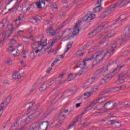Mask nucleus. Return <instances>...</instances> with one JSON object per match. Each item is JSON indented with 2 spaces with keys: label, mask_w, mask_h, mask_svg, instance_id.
Wrapping results in <instances>:
<instances>
[{
  "label": "nucleus",
  "mask_w": 130,
  "mask_h": 130,
  "mask_svg": "<svg viewBox=\"0 0 130 130\" xmlns=\"http://www.w3.org/2000/svg\"><path fill=\"white\" fill-rule=\"evenodd\" d=\"M31 121H32V120L29 118V116L25 115L23 116L22 118L18 117L14 123V127H18L20 124L22 126L27 125Z\"/></svg>",
  "instance_id": "nucleus-1"
},
{
  "label": "nucleus",
  "mask_w": 130,
  "mask_h": 130,
  "mask_svg": "<svg viewBox=\"0 0 130 130\" xmlns=\"http://www.w3.org/2000/svg\"><path fill=\"white\" fill-rule=\"evenodd\" d=\"M130 40V27H126L124 29V33L122 37L118 41V43L121 44H125L126 41Z\"/></svg>",
  "instance_id": "nucleus-2"
},
{
  "label": "nucleus",
  "mask_w": 130,
  "mask_h": 130,
  "mask_svg": "<svg viewBox=\"0 0 130 130\" xmlns=\"http://www.w3.org/2000/svg\"><path fill=\"white\" fill-rule=\"evenodd\" d=\"M7 29H8L7 32H6V31H4L2 33L3 36L4 35L5 36L3 39V41H5L6 37H7V39H8V38H9V37L11 36V35H12V34H13L15 31H16V28L13 27V24H11L7 25Z\"/></svg>",
  "instance_id": "nucleus-3"
},
{
  "label": "nucleus",
  "mask_w": 130,
  "mask_h": 130,
  "mask_svg": "<svg viewBox=\"0 0 130 130\" xmlns=\"http://www.w3.org/2000/svg\"><path fill=\"white\" fill-rule=\"evenodd\" d=\"M121 68H122V66H117L115 69L112 72V74H108L106 75V77H105V79H103L105 82H107V81H108V80H111V79L114 77L115 74H117L121 70Z\"/></svg>",
  "instance_id": "nucleus-4"
},
{
  "label": "nucleus",
  "mask_w": 130,
  "mask_h": 130,
  "mask_svg": "<svg viewBox=\"0 0 130 130\" xmlns=\"http://www.w3.org/2000/svg\"><path fill=\"white\" fill-rule=\"evenodd\" d=\"M39 108V105H36L35 106L34 109L30 112V115H29L28 117H29V118L31 119V121L34 120V119H35V118H37V116H38L39 114H40V113H38L36 112L37 109Z\"/></svg>",
  "instance_id": "nucleus-5"
},
{
  "label": "nucleus",
  "mask_w": 130,
  "mask_h": 130,
  "mask_svg": "<svg viewBox=\"0 0 130 130\" xmlns=\"http://www.w3.org/2000/svg\"><path fill=\"white\" fill-rule=\"evenodd\" d=\"M95 58L96 62L99 63L103 60L104 58V51H100L94 53Z\"/></svg>",
  "instance_id": "nucleus-6"
},
{
  "label": "nucleus",
  "mask_w": 130,
  "mask_h": 130,
  "mask_svg": "<svg viewBox=\"0 0 130 130\" xmlns=\"http://www.w3.org/2000/svg\"><path fill=\"white\" fill-rule=\"evenodd\" d=\"M116 107V103H113L111 101L108 102L104 105V108L107 110H111Z\"/></svg>",
  "instance_id": "nucleus-7"
},
{
  "label": "nucleus",
  "mask_w": 130,
  "mask_h": 130,
  "mask_svg": "<svg viewBox=\"0 0 130 130\" xmlns=\"http://www.w3.org/2000/svg\"><path fill=\"white\" fill-rule=\"evenodd\" d=\"M24 21H25V18L24 17V15L22 14H20L17 18L14 20V22L15 23V25H16V27L17 29L20 27L21 21L24 22Z\"/></svg>",
  "instance_id": "nucleus-8"
},
{
  "label": "nucleus",
  "mask_w": 130,
  "mask_h": 130,
  "mask_svg": "<svg viewBox=\"0 0 130 130\" xmlns=\"http://www.w3.org/2000/svg\"><path fill=\"white\" fill-rule=\"evenodd\" d=\"M81 23H82V21H80L78 23L76 24L74 26V30L71 35V37H75V36H77L79 32H80V29H79V27L81 26Z\"/></svg>",
  "instance_id": "nucleus-9"
},
{
  "label": "nucleus",
  "mask_w": 130,
  "mask_h": 130,
  "mask_svg": "<svg viewBox=\"0 0 130 130\" xmlns=\"http://www.w3.org/2000/svg\"><path fill=\"white\" fill-rule=\"evenodd\" d=\"M11 102V97L8 96L6 99L3 101V102L0 105V109L3 110L7 107L9 104Z\"/></svg>",
  "instance_id": "nucleus-10"
},
{
  "label": "nucleus",
  "mask_w": 130,
  "mask_h": 130,
  "mask_svg": "<svg viewBox=\"0 0 130 130\" xmlns=\"http://www.w3.org/2000/svg\"><path fill=\"white\" fill-rule=\"evenodd\" d=\"M129 77V74L128 72H127L126 74H121L118 76V79L120 84H123L124 83V79H126Z\"/></svg>",
  "instance_id": "nucleus-11"
},
{
  "label": "nucleus",
  "mask_w": 130,
  "mask_h": 130,
  "mask_svg": "<svg viewBox=\"0 0 130 130\" xmlns=\"http://www.w3.org/2000/svg\"><path fill=\"white\" fill-rule=\"evenodd\" d=\"M62 123H63V122H60L58 118H55L53 122L51 123V125H53L54 127H59V126H61Z\"/></svg>",
  "instance_id": "nucleus-12"
},
{
  "label": "nucleus",
  "mask_w": 130,
  "mask_h": 130,
  "mask_svg": "<svg viewBox=\"0 0 130 130\" xmlns=\"http://www.w3.org/2000/svg\"><path fill=\"white\" fill-rule=\"evenodd\" d=\"M49 124V122L48 121H44L42 122L40 125L39 124V130H46L47 129V127H48V125Z\"/></svg>",
  "instance_id": "nucleus-13"
},
{
  "label": "nucleus",
  "mask_w": 130,
  "mask_h": 130,
  "mask_svg": "<svg viewBox=\"0 0 130 130\" xmlns=\"http://www.w3.org/2000/svg\"><path fill=\"white\" fill-rule=\"evenodd\" d=\"M96 78L92 77L90 79H88L85 83L83 86V89H88V88H90L91 87V85L93 84V81L92 80H95Z\"/></svg>",
  "instance_id": "nucleus-14"
},
{
  "label": "nucleus",
  "mask_w": 130,
  "mask_h": 130,
  "mask_svg": "<svg viewBox=\"0 0 130 130\" xmlns=\"http://www.w3.org/2000/svg\"><path fill=\"white\" fill-rule=\"evenodd\" d=\"M96 15L94 14H86L84 18V21H91V20H93Z\"/></svg>",
  "instance_id": "nucleus-15"
},
{
  "label": "nucleus",
  "mask_w": 130,
  "mask_h": 130,
  "mask_svg": "<svg viewBox=\"0 0 130 130\" xmlns=\"http://www.w3.org/2000/svg\"><path fill=\"white\" fill-rule=\"evenodd\" d=\"M47 33L49 36H55L56 35V32H54L52 27H50L47 29Z\"/></svg>",
  "instance_id": "nucleus-16"
},
{
  "label": "nucleus",
  "mask_w": 130,
  "mask_h": 130,
  "mask_svg": "<svg viewBox=\"0 0 130 130\" xmlns=\"http://www.w3.org/2000/svg\"><path fill=\"white\" fill-rule=\"evenodd\" d=\"M103 99V98H100L96 99L95 101H93L90 105L93 108L97 103H102V102H103V101H100L101 100H102Z\"/></svg>",
  "instance_id": "nucleus-17"
},
{
  "label": "nucleus",
  "mask_w": 130,
  "mask_h": 130,
  "mask_svg": "<svg viewBox=\"0 0 130 130\" xmlns=\"http://www.w3.org/2000/svg\"><path fill=\"white\" fill-rule=\"evenodd\" d=\"M103 99V98H100L96 99L95 101H93L90 105L93 108L97 103H102V102H103V101H100L101 100H102Z\"/></svg>",
  "instance_id": "nucleus-18"
},
{
  "label": "nucleus",
  "mask_w": 130,
  "mask_h": 130,
  "mask_svg": "<svg viewBox=\"0 0 130 130\" xmlns=\"http://www.w3.org/2000/svg\"><path fill=\"white\" fill-rule=\"evenodd\" d=\"M109 93H112L111 88H108L104 91L101 92L99 94V96H103L106 94H109Z\"/></svg>",
  "instance_id": "nucleus-19"
},
{
  "label": "nucleus",
  "mask_w": 130,
  "mask_h": 130,
  "mask_svg": "<svg viewBox=\"0 0 130 130\" xmlns=\"http://www.w3.org/2000/svg\"><path fill=\"white\" fill-rule=\"evenodd\" d=\"M125 20V18L124 17V15H121L115 21V23H113V25H116L119 23V22H121V21H124Z\"/></svg>",
  "instance_id": "nucleus-20"
},
{
  "label": "nucleus",
  "mask_w": 130,
  "mask_h": 130,
  "mask_svg": "<svg viewBox=\"0 0 130 130\" xmlns=\"http://www.w3.org/2000/svg\"><path fill=\"white\" fill-rule=\"evenodd\" d=\"M39 126V122L34 123L31 124L28 130H37V127Z\"/></svg>",
  "instance_id": "nucleus-21"
},
{
  "label": "nucleus",
  "mask_w": 130,
  "mask_h": 130,
  "mask_svg": "<svg viewBox=\"0 0 130 130\" xmlns=\"http://www.w3.org/2000/svg\"><path fill=\"white\" fill-rule=\"evenodd\" d=\"M49 48H50V47H48L47 48L45 49L43 48H41L40 49V51H39V56H41V55H42V54H44V53H45V52H46V50L49 49Z\"/></svg>",
  "instance_id": "nucleus-22"
},
{
  "label": "nucleus",
  "mask_w": 130,
  "mask_h": 130,
  "mask_svg": "<svg viewBox=\"0 0 130 130\" xmlns=\"http://www.w3.org/2000/svg\"><path fill=\"white\" fill-rule=\"evenodd\" d=\"M120 45L119 43H118V41L117 42H114L113 45H112V47L111 49H109V51L110 52H113L112 54H113V53H114V48H115V47H116L117 45Z\"/></svg>",
  "instance_id": "nucleus-23"
},
{
  "label": "nucleus",
  "mask_w": 130,
  "mask_h": 130,
  "mask_svg": "<svg viewBox=\"0 0 130 130\" xmlns=\"http://www.w3.org/2000/svg\"><path fill=\"white\" fill-rule=\"evenodd\" d=\"M115 35V31H111L109 33H108L105 36V39H107L108 38H111V37H113Z\"/></svg>",
  "instance_id": "nucleus-24"
},
{
  "label": "nucleus",
  "mask_w": 130,
  "mask_h": 130,
  "mask_svg": "<svg viewBox=\"0 0 130 130\" xmlns=\"http://www.w3.org/2000/svg\"><path fill=\"white\" fill-rule=\"evenodd\" d=\"M47 88H49V87L47 84L46 82H45L41 86V87L39 89V90L40 91V92H43V91H45V89H47Z\"/></svg>",
  "instance_id": "nucleus-25"
},
{
  "label": "nucleus",
  "mask_w": 130,
  "mask_h": 130,
  "mask_svg": "<svg viewBox=\"0 0 130 130\" xmlns=\"http://www.w3.org/2000/svg\"><path fill=\"white\" fill-rule=\"evenodd\" d=\"M102 11V7H101V5L96 6L95 8H93L94 13H99Z\"/></svg>",
  "instance_id": "nucleus-26"
},
{
  "label": "nucleus",
  "mask_w": 130,
  "mask_h": 130,
  "mask_svg": "<svg viewBox=\"0 0 130 130\" xmlns=\"http://www.w3.org/2000/svg\"><path fill=\"white\" fill-rule=\"evenodd\" d=\"M78 122H79V119L78 117H77L75 118L74 121L72 123L70 124V125H69V128H71L72 126H74V125L76 124V123H78Z\"/></svg>",
  "instance_id": "nucleus-27"
},
{
  "label": "nucleus",
  "mask_w": 130,
  "mask_h": 130,
  "mask_svg": "<svg viewBox=\"0 0 130 130\" xmlns=\"http://www.w3.org/2000/svg\"><path fill=\"white\" fill-rule=\"evenodd\" d=\"M66 118H67V116L64 114H59L58 115V119H59L60 121H62L63 120H64Z\"/></svg>",
  "instance_id": "nucleus-28"
},
{
  "label": "nucleus",
  "mask_w": 130,
  "mask_h": 130,
  "mask_svg": "<svg viewBox=\"0 0 130 130\" xmlns=\"http://www.w3.org/2000/svg\"><path fill=\"white\" fill-rule=\"evenodd\" d=\"M86 61L85 59L83 60L81 63H79V67L82 70H84L86 67H87V64L85 62Z\"/></svg>",
  "instance_id": "nucleus-29"
},
{
  "label": "nucleus",
  "mask_w": 130,
  "mask_h": 130,
  "mask_svg": "<svg viewBox=\"0 0 130 130\" xmlns=\"http://www.w3.org/2000/svg\"><path fill=\"white\" fill-rule=\"evenodd\" d=\"M46 41H47V39L45 40V41H44L43 43H39L38 44L39 47H41V48H44L46 45H47V43H46Z\"/></svg>",
  "instance_id": "nucleus-30"
},
{
  "label": "nucleus",
  "mask_w": 130,
  "mask_h": 130,
  "mask_svg": "<svg viewBox=\"0 0 130 130\" xmlns=\"http://www.w3.org/2000/svg\"><path fill=\"white\" fill-rule=\"evenodd\" d=\"M56 82V79H51L49 80L48 82H46L47 83V85H48V87H49L50 86H51L52 84L54 83H55Z\"/></svg>",
  "instance_id": "nucleus-31"
},
{
  "label": "nucleus",
  "mask_w": 130,
  "mask_h": 130,
  "mask_svg": "<svg viewBox=\"0 0 130 130\" xmlns=\"http://www.w3.org/2000/svg\"><path fill=\"white\" fill-rule=\"evenodd\" d=\"M111 52H110L109 50L107 52H105L104 51V58L105 57H106V58L110 57V56L111 55Z\"/></svg>",
  "instance_id": "nucleus-32"
},
{
  "label": "nucleus",
  "mask_w": 130,
  "mask_h": 130,
  "mask_svg": "<svg viewBox=\"0 0 130 130\" xmlns=\"http://www.w3.org/2000/svg\"><path fill=\"white\" fill-rule=\"evenodd\" d=\"M16 38L17 39L18 37L17 36H14L13 39L10 40V43L11 45H15L17 43V41H16Z\"/></svg>",
  "instance_id": "nucleus-33"
},
{
  "label": "nucleus",
  "mask_w": 130,
  "mask_h": 130,
  "mask_svg": "<svg viewBox=\"0 0 130 130\" xmlns=\"http://www.w3.org/2000/svg\"><path fill=\"white\" fill-rule=\"evenodd\" d=\"M73 44H74V42L71 41L68 43L67 46V50L66 51H65V53L66 52H68V51H69V50H70V49H71V47H72V46H73Z\"/></svg>",
  "instance_id": "nucleus-34"
},
{
  "label": "nucleus",
  "mask_w": 130,
  "mask_h": 130,
  "mask_svg": "<svg viewBox=\"0 0 130 130\" xmlns=\"http://www.w3.org/2000/svg\"><path fill=\"white\" fill-rule=\"evenodd\" d=\"M41 19V17L39 16H38L36 18H31V21L33 24H35L36 23H37V20H40Z\"/></svg>",
  "instance_id": "nucleus-35"
},
{
  "label": "nucleus",
  "mask_w": 130,
  "mask_h": 130,
  "mask_svg": "<svg viewBox=\"0 0 130 130\" xmlns=\"http://www.w3.org/2000/svg\"><path fill=\"white\" fill-rule=\"evenodd\" d=\"M12 2H15V0H11V1L8 0V2L6 4V6L5 8V10L12 8V7L10 6V3H12Z\"/></svg>",
  "instance_id": "nucleus-36"
},
{
  "label": "nucleus",
  "mask_w": 130,
  "mask_h": 130,
  "mask_svg": "<svg viewBox=\"0 0 130 130\" xmlns=\"http://www.w3.org/2000/svg\"><path fill=\"white\" fill-rule=\"evenodd\" d=\"M93 95V91L87 92L84 93L83 96L85 97H87V98H89L90 96Z\"/></svg>",
  "instance_id": "nucleus-37"
},
{
  "label": "nucleus",
  "mask_w": 130,
  "mask_h": 130,
  "mask_svg": "<svg viewBox=\"0 0 130 130\" xmlns=\"http://www.w3.org/2000/svg\"><path fill=\"white\" fill-rule=\"evenodd\" d=\"M94 54H91V55H90L88 57L86 58L85 59V60L86 61H88V60H91L92 59H93V58H94Z\"/></svg>",
  "instance_id": "nucleus-38"
},
{
  "label": "nucleus",
  "mask_w": 130,
  "mask_h": 130,
  "mask_svg": "<svg viewBox=\"0 0 130 130\" xmlns=\"http://www.w3.org/2000/svg\"><path fill=\"white\" fill-rule=\"evenodd\" d=\"M49 115V113L48 112H46V113L44 114L41 117V119H45V118L48 117Z\"/></svg>",
  "instance_id": "nucleus-39"
},
{
  "label": "nucleus",
  "mask_w": 130,
  "mask_h": 130,
  "mask_svg": "<svg viewBox=\"0 0 130 130\" xmlns=\"http://www.w3.org/2000/svg\"><path fill=\"white\" fill-rule=\"evenodd\" d=\"M117 4H116V3L115 4H113L111 6L110 9V11H114L115 10V8H117Z\"/></svg>",
  "instance_id": "nucleus-40"
},
{
  "label": "nucleus",
  "mask_w": 130,
  "mask_h": 130,
  "mask_svg": "<svg viewBox=\"0 0 130 130\" xmlns=\"http://www.w3.org/2000/svg\"><path fill=\"white\" fill-rule=\"evenodd\" d=\"M111 88L112 90V93L114 92H117L118 91H119V90H120V88H119V87H113Z\"/></svg>",
  "instance_id": "nucleus-41"
},
{
  "label": "nucleus",
  "mask_w": 130,
  "mask_h": 130,
  "mask_svg": "<svg viewBox=\"0 0 130 130\" xmlns=\"http://www.w3.org/2000/svg\"><path fill=\"white\" fill-rule=\"evenodd\" d=\"M36 5L38 7V9H42V7H41V1L40 0H39V2L36 3Z\"/></svg>",
  "instance_id": "nucleus-42"
},
{
  "label": "nucleus",
  "mask_w": 130,
  "mask_h": 130,
  "mask_svg": "<svg viewBox=\"0 0 130 130\" xmlns=\"http://www.w3.org/2000/svg\"><path fill=\"white\" fill-rule=\"evenodd\" d=\"M35 46H34V45H33V46H31V47H32V48L33 52H31L30 53V55H34V57H35V56L34 55L35 54V53H34V51H35V50H36V49H38L37 47H35Z\"/></svg>",
  "instance_id": "nucleus-43"
},
{
  "label": "nucleus",
  "mask_w": 130,
  "mask_h": 130,
  "mask_svg": "<svg viewBox=\"0 0 130 130\" xmlns=\"http://www.w3.org/2000/svg\"><path fill=\"white\" fill-rule=\"evenodd\" d=\"M116 4H117V6L118 7H120V8L123 7V5L122 4V2H121V0H119L118 2L116 3Z\"/></svg>",
  "instance_id": "nucleus-44"
},
{
  "label": "nucleus",
  "mask_w": 130,
  "mask_h": 130,
  "mask_svg": "<svg viewBox=\"0 0 130 130\" xmlns=\"http://www.w3.org/2000/svg\"><path fill=\"white\" fill-rule=\"evenodd\" d=\"M93 108L90 105H89L84 110V113H86V112H87V111H89V110H91Z\"/></svg>",
  "instance_id": "nucleus-45"
},
{
  "label": "nucleus",
  "mask_w": 130,
  "mask_h": 130,
  "mask_svg": "<svg viewBox=\"0 0 130 130\" xmlns=\"http://www.w3.org/2000/svg\"><path fill=\"white\" fill-rule=\"evenodd\" d=\"M59 16L60 18H64V16H66V12H62V11H60Z\"/></svg>",
  "instance_id": "nucleus-46"
},
{
  "label": "nucleus",
  "mask_w": 130,
  "mask_h": 130,
  "mask_svg": "<svg viewBox=\"0 0 130 130\" xmlns=\"http://www.w3.org/2000/svg\"><path fill=\"white\" fill-rule=\"evenodd\" d=\"M114 125H115V127L118 128V127H120V126H121V124L119 122L116 121Z\"/></svg>",
  "instance_id": "nucleus-47"
},
{
  "label": "nucleus",
  "mask_w": 130,
  "mask_h": 130,
  "mask_svg": "<svg viewBox=\"0 0 130 130\" xmlns=\"http://www.w3.org/2000/svg\"><path fill=\"white\" fill-rule=\"evenodd\" d=\"M34 104L33 103H32V102H30L28 104H27L26 105L27 107H28L27 109H30L31 108L32 106H33Z\"/></svg>",
  "instance_id": "nucleus-48"
},
{
  "label": "nucleus",
  "mask_w": 130,
  "mask_h": 130,
  "mask_svg": "<svg viewBox=\"0 0 130 130\" xmlns=\"http://www.w3.org/2000/svg\"><path fill=\"white\" fill-rule=\"evenodd\" d=\"M121 2H122L123 6H125L127 3H129L130 0H121Z\"/></svg>",
  "instance_id": "nucleus-49"
},
{
  "label": "nucleus",
  "mask_w": 130,
  "mask_h": 130,
  "mask_svg": "<svg viewBox=\"0 0 130 130\" xmlns=\"http://www.w3.org/2000/svg\"><path fill=\"white\" fill-rule=\"evenodd\" d=\"M106 24V23L104 22L103 23L101 26H99L98 27V30H101V29H102L103 28H104V26H105V24Z\"/></svg>",
  "instance_id": "nucleus-50"
},
{
  "label": "nucleus",
  "mask_w": 130,
  "mask_h": 130,
  "mask_svg": "<svg viewBox=\"0 0 130 130\" xmlns=\"http://www.w3.org/2000/svg\"><path fill=\"white\" fill-rule=\"evenodd\" d=\"M58 61H59V59H57L56 60H55L51 64V67H54V66H55V64H56V63H57V62H58Z\"/></svg>",
  "instance_id": "nucleus-51"
},
{
  "label": "nucleus",
  "mask_w": 130,
  "mask_h": 130,
  "mask_svg": "<svg viewBox=\"0 0 130 130\" xmlns=\"http://www.w3.org/2000/svg\"><path fill=\"white\" fill-rule=\"evenodd\" d=\"M89 124H90V122H85L83 124H81V125L83 127H86L88 126V125H89Z\"/></svg>",
  "instance_id": "nucleus-52"
},
{
  "label": "nucleus",
  "mask_w": 130,
  "mask_h": 130,
  "mask_svg": "<svg viewBox=\"0 0 130 130\" xmlns=\"http://www.w3.org/2000/svg\"><path fill=\"white\" fill-rule=\"evenodd\" d=\"M120 90H126V85H122L119 87Z\"/></svg>",
  "instance_id": "nucleus-53"
},
{
  "label": "nucleus",
  "mask_w": 130,
  "mask_h": 130,
  "mask_svg": "<svg viewBox=\"0 0 130 130\" xmlns=\"http://www.w3.org/2000/svg\"><path fill=\"white\" fill-rule=\"evenodd\" d=\"M83 71L81 70V71H79L78 73H76L75 75H76V77L77 76H79V77H80V76H82V75H83Z\"/></svg>",
  "instance_id": "nucleus-54"
},
{
  "label": "nucleus",
  "mask_w": 130,
  "mask_h": 130,
  "mask_svg": "<svg viewBox=\"0 0 130 130\" xmlns=\"http://www.w3.org/2000/svg\"><path fill=\"white\" fill-rule=\"evenodd\" d=\"M116 121H115L114 120H110L109 121V124L112 125V124H115Z\"/></svg>",
  "instance_id": "nucleus-55"
},
{
  "label": "nucleus",
  "mask_w": 130,
  "mask_h": 130,
  "mask_svg": "<svg viewBox=\"0 0 130 130\" xmlns=\"http://www.w3.org/2000/svg\"><path fill=\"white\" fill-rule=\"evenodd\" d=\"M73 77H74V75L73 74H70L68 77V82H70V81H72V79L73 78Z\"/></svg>",
  "instance_id": "nucleus-56"
},
{
  "label": "nucleus",
  "mask_w": 130,
  "mask_h": 130,
  "mask_svg": "<svg viewBox=\"0 0 130 130\" xmlns=\"http://www.w3.org/2000/svg\"><path fill=\"white\" fill-rule=\"evenodd\" d=\"M84 114H85V112L82 113L80 115H79L77 117V118H78V119H82V117H83V116H84Z\"/></svg>",
  "instance_id": "nucleus-57"
},
{
  "label": "nucleus",
  "mask_w": 130,
  "mask_h": 130,
  "mask_svg": "<svg viewBox=\"0 0 130 130\" xmlns=\"http://www.w3.org/2000/svg\"><path fill=\"white\" fill-rule=\"evenodd\" d=\"M56 40H57V39H56L55 40H53L52 41L51 44L50 46V48H49V49H50L51 48V46H53V45L55 43V42H56Z\"/></svg>",
  "instance_id": "nucleus-58"
},
{
  "label": "nucleus",
  "mask_w": 130,
  "mask_h": 130,
  "mask_svg": "<svg viewBox=\"0 0 130 130\" xmlns=\"http://www.w3.org/2000/svg\"><path fill=\"white\" fill-rule=\"evenodd\" d=\"M28 53V52L24 51L22 54V57H23V58H26L27 57V56H26V54H27Z\"/></svg>",
  "instance_id": "nucleus-59"
},
{
  "label": "nucleus",
  "mask_w": 130,
  "mask_h": 130,
  "mask_svg": "<svg viewBox=\"0 0 130 130\" xmlns=\"http://www.w3.org/2000/svg\"><path fill=\"white\" fill-rule=\"evenodd\" d=\"M51 70H52V67L49 68L46 71V74H50V72H51Z\"/></svg>",
  "instance_id": "nucleus-60"
},
{
  "label": "nucleus",
  "mask_w": 130,
  "mask_h": 130,
  "mask_svg": "<svg viewBox=\"0 0 130 130\" xmlns=\"http://www.w3.org/2000/svg\"><path fill=\"white\" fill-rule=\"evenodd\" d=\"M122 104L124 106H127V105H129V104H128V102H123L122 103Z\"/></svg>",
  "instance_id": "nucleus-61"
},
{
  "label": "nucleus",
  "mask_w": 130,
  "mask_h": 130,
  "mask_svg": "<svg viewBox=\"0 0 130 130\" xmlns=\"http://www.w3.org/2000/svg\"><path fill=\"white\" fill-rule=\"evenodd\" d=\"M4 27H5V23L4 22L0 23V29H3Z\"/></svg>",
  "instance_id": "nucleus-62"
},
{
  "label": "nucleus",
  "mask_w": 130,
  "mask_h": 130,
  "mask_svg": "<svg viewBox=\"0 0 130 130\" xmlns=\"http://www.w3.org/2000/svg\"><path fill=\"white\" fill-rule=\"evenodd\" d=\"M94 110H98L99 111H100V110H102V108H99L98 106H96L94 108Z\"/></svg>",
  "instance_id": "nucleus-63"
},
{
  "label": "nucleus",
  "mask_w": 130,
  "mask_h": 130,
  "mask_svg": "<svg viewBox=\"0 0 130 130\" xmlns=\"http://www.w3.org/2000/svg\"><path fill=\"white\" fill-rule=\"evenodd\" d=\"M12 78L14 79V80H16V79L17 78V75L15 74L12 75Z\"/></svg>",
  "instance_id": "nucleus-64"
}]
</instances>
